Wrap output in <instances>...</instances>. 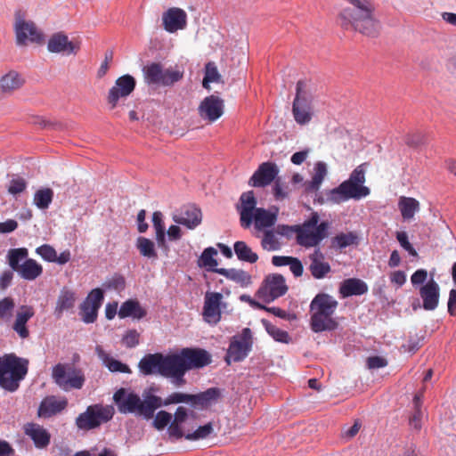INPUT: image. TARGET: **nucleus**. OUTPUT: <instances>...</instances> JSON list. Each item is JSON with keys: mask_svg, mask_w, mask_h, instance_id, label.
I'll use <instances>...</instances> for the list:
<instances>
[{"mask_svg": "<svg viewBox=\"0 0 456 456\" xmlns=\"http://www.w3.org/2000/svg\"><path fill=\"white\" fill-rule=\"evenodd\" d=\"M351 6L340 10L338 25L345 30L358 31L368 37H376L379 22L375 18V5L371 0H346Z\"/></svg>", "mask_w": 456, "mask_h": 456, "instance_id": "f257e3e1", "label": "nucleus"}, {"mask_svg": "<svg viewBox=\"0 0 456 456\" xmlns=\"http://www.w3.org/2000/svg\"><path fill=\"white\" fill-rule=\"evenodd\" d=\"M113 400L121 413H134L145 419H151L157 409L161 407V397L151 393L143 394V400L126 388H119L114 393Z\"/></svg>", "mask_w": 456, "mask_h": 456, "instance_id": "f03ea898", "label": "nucleus"}, {"mask_svg": "<svg viewBox=\"0 0 456 456\" xmlns=\"http://www.w3.org/2000/svg\"><path fill=\"white\" fill-rule=\"evenodd\" d=\"M28 359L15 354L0 357V387L8 392H15L28 371Z\"/></svg>", "mask_w": 456, "mask_h": 456, "instance_id": "7ed1b4c3", "label": "nucleus"}, {"mask_svg": "<svg viewBox=\"0 0 456 456\" xmlns=\"http://www.w3.org/2000/svg\"><path fill=\"white\" fill-rule=\"evenodd\" d=\"M26 248H11L6 256L11 269L26 281H35L42 275L43 266L33 258H28Z\"/></svg>", "mask_w": 456, "mask_h": 456, "instance_id": "20e7f679", "label": "nucleus"}, {"mask_svg": "<svg viewBox=\"0 0 456 456\" xmlns=\"http://www.w3.org/2000/svg\"><path fill=\"white\" fill-rule=\"evenodd\" d=\"M370 193L369 187H360L351 181L345 180L338 187L322 191L315 199L319 204H340L351 199L358 200Z\"/></svg>", "mask_w": 456, "mask_h": 456, "instance_id": "39448f33", "label": "nucleus"}, {"mask_svg": "<svg viewBox=\"0 0 456 456\" xmlns=\"http://www.w3.org/2000/svg\"><path fill=\"white\" fill-rule=\"evenodd\" d=\"M338 305V301L328 294L315 295V332L331 331L338 328V323L332 317Z\"/></svg>", "mask_w": 456, "mask_h": 456, "instance_id": "423d86ee", "label": "nucleus"}, {"mask_svg": "<svg viewBox=\"0 0 456 456\" xmlns=\"http://www.w3.org/2000/svg\"><path fill=\"white\" fill-rule=\"evenodd\" d=\"M52 377L55 384L64 391L81 389L86 378L81 369L70 363H58L53 368Z\"/></svg>", "mask_w": 456, "mask_h": 456, "instance_id": "0eeeda50", "label": "nucleus"}, {"mask_svg": "<svg viewBox=\"0 0 456 456\" xmlns=\"http://www.w3.org/2000/svg\"><path fill=\"white\" fill-rule=\"evenodd\" d=\"M144 82L151 85L171 86L183 77V70L177 68L164 69L160 63L152 62L142 69Z\"/></svg>", "mask_w": 456, "mask_h": 456, "instance_id": "6e6552de", "label": "nucleus"}, {"mask_svg": "<svg viewBox=\"0 0 456 456\" xmlns=\"http://www.w3.org/2000/svg\"><path fill=\"white\" fill-rule=\"evenodd\" d=\"M114 411L110 406L102 404L89 405L86 411L80 413L76 419V425L78 429L91 430L106 423L113 417Z\"/></svg>", "mask_w": 456, "mask_h": 456, "instance_id": "1a4fd4ad", "label": "nucleus"}, {"mask_svg": "<svg viewBox=\"0 0 456 456\" xmlns=\"http://www.w3.org/2000/svg\"><path fill=\"white\" fill-rule=\"evenodd\" d=\"M275 232L289 240L295 239L300 246L312 247L314 246V215L302 224H278Z\"/></svg>", "mask_w": 456, "mask_h": 456, "instance_id": "9d476101", "label": "nucleus"}, {"mask_svg": "<svg viewBox=\"0 0 456 456\" xmlns=\"http://www.w3.org/2000/svg\"><path fill=\"white\" fill-rule=\"evenodd\" d=\"M172 355L173 362L186 370L201 369L211 362L210 354L202 348L185 347Z\"/></svg>", "mask_w": 456, "mask_h": 456, "instance_id": "9b49d317", "label": "nucleus"}, {"mask_svg": "<svg viewBox=\"0 0 456 456\" xmlns=\"http://www.w3.org/2000/svg\"><path fill=\"white\" fill-rule=\"evenodd\" d=\"M16 45H27L28 43L42 44L44 34L32 20H25L20 15H16L13 25Z\"/></svg>", "mask_w": 456, "mask_h": 456, "instance_id": "f8f14e48", "label": "nucleus"}, {"mask_svg": "<svg viewBox=\"0 0 456 456\" xmlns=\"http://www.w3.org/2000/svg\"><path fill=\"white\" fill-rule=\"evenodd\" d=\"M173 362V355H163L160 353L148 354L143 356L138 368L141 373L145 376L159 374L165 377Z\"/></svg>", "mask_w": 456, "mask_h": 456, "instance_id": "ddd939ff", "label": "nucleus"}, {"mask_svg": "<svg viewBox=\"0 0 456 456\" xmlns=\"http://www.w3.org/2000/svg\"><path fill=\"white\" fill-rule=\"evenodd\" d=\"M288 289L284 277L279 273H273L265 278L256 296L265 303H270L285 295Z\"/></svg>", "mask_w": 456, "mask_h": 456, "instance_id": "4468645a", "label": "nucleus"}, {"mask_svg": "<svg viewBox=\"0 0 456 456\" xmlns=\"http://www.w3.org/2000/svg\"><path fill=\"white\" fill-rule=\"evenodd\" d=\"M104 299L103 291L102 289L96 288L92 289L86 299L81 303L80 316L85 323H94L98 316V310Z\"/></svg>", "mask_w": 456, "mask_h": 456, "instance_id": "2eb2a0df", "label": "nucleus"}, {"mask_svg": "<svg viewBox=\"0 0 456 456\" xmlns=\"http://www.w3.org/2000/svg\"><path fill=\"white\" fill-rule=\"evenodd\" d=\"M224 100L216 95H209L202 100L198 108V113L203 120L213 123L224 114Z\"/></svg>", "mask_w": 456, "mask_h": 456, "instance_id": "dca6fc26", "label": "nucleus"}, {"mask_svg": "<svg viewBox=\"0 0 456 456\" xmlns=\"http://www.w3.org/2000/svg\"><path fill=\"white\" fill-rule=\"evenodd\" d=\"M135 87V79L131 75H123L119 77L115 85L110 89L108 94V102L111 109H114L120 98L128 96Z\"/></svg>", "mask_w": 456, "mask_h": 456, "instance_id": "f3484780", "label": "nucleus"}, {"mask_svg": "<svg viewBox=\"0 0 456 456\" xmlns=\"http://www.w3.org/2000/svg\"><path fill=\"white\" fill-rule=\"evenodd\" d=\"M240 206L237 207L238 211L240 212V225L248 229L251 226L253 223V214L256 212V199L255 197L253 191H248L243 192L240 197Z\"/></svg>", "mask_w": 456, "mask_h": 456, "instance_id": "a211bd4d", "label": "nucleus"}, {"mask_svg": "<svg viewBox=\"0 0 456 456\" xmlns=\"http://www.w3.org/2000/svg\"><path fill=\"white\" fill-rule=\"evenodd\" d=\"M278 173L279 169L274 163L264 162L249 178L248 184L253 187H265L275 180Z\"/></svg>", "mask_w": 456, "mask_h": 456, "instance_id": "6ab92c4d", "label": "nucleus"}, {"mask_svg": "<svg viewBox=\"0 0 456 456\" xmlns=\"http://www.w3.org/2000/svg\"><path fill=\"white\" fill-rule=\"evenodd\" d=\"M164 29L169 33H175L184 29L187 26V13L178 7H171L162 14Z\"/></svg>", "mask_w": 456, "mask_h": 456, "instance_id": "aec40b11", "label": "nucleus"}, {"mask_svg": "<svg viewBox=\"0 0 456 456\" xmlns=\"http://www.w3.org/2000/svg\"><path fill=\"white\" fill-rule=\"evenodd\" d=\"M305 83L298 81L297 84V94L293 102V115L299 124H305L311 120L310 106L305 97Z\"/></svg>", "mask_w": 456, "mask_h": 456, "instance_id": "412c9836", "label": "nucleus"}, {"mask_svg": "<svg viewBox=\"0 0 456 456\" xmlns=\"http://www.w3.org/2000/svg\"><path fill=\"white\" fill-rule=\"evenodd\" d=\"M24 434L29 437L35 447L37 449H45L51 443V434L42 425L36 422H28L23 425Z\"/></svg>", "mask_w": 456, "mask_h": 456, "instance_id": "4be33fe9", "label": "nucleus"}, {"mask_svg": "<svg viewBox=\"0 0 456 456\" xmlns=\"http://www.w3.org/2000/svg\"><path fill=\"white\" fill-rule=\"evenodd\" d=\"M251 349V344L245 336H234L229 345L225 355V362L231 364V362H240L244 360Z\"/></svg>", "mask_w": 456, "mask_h": 456, "instance_id": "5701e85b", "label": "nucleus"}, {"mask_svg": "<svg viewBox=\"0 0 456 456\" xmlns=\"http://www.w3.org/2000/svg\"><path fill=\"white\" fill-rule=\"evenodd\" d=\"M79 46L69 40L67 35L62 32L53 34L47 43V50L53 53H62L69 55L77 53Z\"/></svg>", "mask_w": 456, "mask_h": 456, "instance_id": "b1692460", "label": "nucleus"}, {"mask_svg": "<svg viewBox=\"0 0 456 456\" xmlns=\"http://www.w3.org/2000/svg\"><path fill=\"white\" fill-rule=\"evenodd\" d=\"M223 296L219 292H207L203 306V316L208 323H217L221 319L220 305Z\"/></svg>", "mask_w": 456, "mask_h": 456, "instance_id": "393cba45", "label": "nucleus"}, {"mask_svg": "<svg viewBox=\"0 0 456 456\" xmlns=\"http://www.w3.org/2000/svg\"><path fill=\"white\" fill-rule=\"evenodd\" d=\"M175 223L190 230L195 229L202 222L201 210L194 205L184 206L179 214L173 216Z\"/></svg>", "mask_w": 456, "mask_h": 456, "instance_id": "a878e982", "label": "nucleus"}, {"mask_svg": "<svg viewBox=\"0 0 456 456\" xmlns=\"http://www.w3.org/2000/svg\"><path fill=\"white\" fill-rule=\"evenodd\" d=\"M67 406L68 401L66 398L58 399L54 395H48L41 401L37 410V416L48 419L61 412Z\"/></svg>", "mask_w": 456, "mask_h": 456, "instance_id": "bb28decb", "label": "nucleus"}, {"mask_svg": "<svg viewBox=\"0 0 456 456\" xmlns=\"http://www.w3.org/2000/svg\"><path fill=\"white\" fill-rule=\"evenodd\" d=\"M419 296L423 301V308L427 311L435 310L439 303L440 288L437 282L431 279L419 289Z\"/></svg>", "mask_w": 456, "mask_h": 456, "instance_id": "cd10ccee", "label": "nucleus"}, {"mask_svg": "<svg viewBox=\"0 0 456 456\" xmlns=\"http://www.w3.org/2000/svg\"><path fill=\"white\" fill-rule=\"evenodd\" d=\"M35 315V311L30 305H21L16 313L15 321L12 326V330L21 339L29 337V330L27 322Z\"/></svg>", "mask_w": 456, "mask_h": 456, "instance_id": "c85d7f7f", "label": "nucleus"}, {"mask_svg": "<svg viewBox=\"0 0 456 456\" xmlns=\"http://www.w3.org/2000/svg\"><path fill=\"white\" fill-rule=\"evenodd\" d=\"M368 285L358 278H348L340 283L339 294L342 298L352 296H362L368 292Z\"/></svg>", "mask_w": 456, "mask_h": 456, "instance_id": "c756f323", "label": "nucleus"}, {"mask_svg": "<svg viewBox=\"0 0 456 456\" xmlns=\"http://www.w3.org/2000/svg\"><path fill=\"white\" fill-rule=\"evenodd\" d=\"M77 300L76 293L68 289H62L58 296L56 305L53 311L57 319L61 318L65 311L71 310Z\"/></svg>", "mask_w": 456, "mask_h": 456, "instance_id": "7c9ffc66", "label": "nucleus"}, {"mask_svg": "<svg viewBox=\"0 0 456 456\" xmlns=\"http://www.w3.org/2000/svg\"><path fill=\"white\" fill-rule=\"evenodd\" d=\"M213 271L236 282L242 288L249 286L252 282L251 275L248 272L241 269L216 268L213 269Z\"/></svg>", "mask_w": 456, "mask_h": 456, "instance_id": "2f4dec72", "label": "nucleus"}, {"mask_svg": "<svg viewBox=\"0 0 456 456\" xmlns=\"http://www.w3.org/2000/svg\"><path fill=\"white\" fill-rule=\"evenodd\" d=\"M253 216L254 225L257 231H263L265 228H270L273 226L277 221L276 212L273 213L263 208L256 209Z\"/></svg>", "mask_w": 456, "mask_h": 456, "instance_id": "473e14b6", "label": "nucleus"}, {"mask_svg": "<svg viewBox=\"0 0 456 456\" xmlns=\"http://www.w3.org/2000/svg\"><path fill=\"white\" fill-rule=\"evenodd\" d=\"M147 314L146 310L142 307L139 301L136 299H128L122 303L119 310L118 316L120 318L133 317L134 319H142Z\"/></svg>", "mask_w": 456, "mask_h": 456, "instance_id": "72a5a7b5", "label": "nucleus"}, {"mask_svg": "<svg viewBox=\"0 0 456 456\" xmlns=\"http://www.w3.org/2000/svg\"><path fill=\"white\" fill-rule=\"evenodd\" d=\"M24 79L16 71H10L0 78V91L4 94H10L20 88Z\"/></svg>", "mask_w": 456, "mask_h": 456, "instance_id": "f704fd0d", "label": "nucleus"}, {"mask_svg": "<svg viewBox=\"0 0 456 456\" xmlns=\"http://www.w3.org/2000/svg\"><path fill=\"white\" fill-rule=\"evenodd\" d=\"M220 396V391L216 387H211L204 392L191 395V403L193 406H200L205 408L216 402Z\"/></svg>", "mask_w": 456, "mask_h": 456, "instance_id": "c9c22d12", "label": "nucleus"}, {"mask_svg": "<svg viewBox=\"0 0 456 456\" xmlns=\"http://www.w3.org/2000/svg\"><path fill=\"white\" fill-rule=\"evenodd\" d=\"M95 351L98 354V356L103 361L105 365L108 367V369L111 372H121V373H131V369L128 365L121 362L120 361H118L116 359H113L109 356L108 354L105 353V351L102 349V346H97L95 348Z\"/></svg>", "mask_w": 456, "mask_h": 456, "instance_id": "e433bc0d", "label": "nucleus"}, {"mask_svg": "<svg viewBox=\"0 0 456 456\" xmlns=\"http://www.w3.org/2000/svg\"><path fill=\"white\" fill-rule=\"evenodd\" d=\"M398 208L404 220H411L419 210V203L414 198L402 196L398 201Z\"/></svg>", "mask_w": 456, "mask_h": 456, "instance_id": "4c0bfd02", "label": "nucleus"}, {"mask_svg": "<svg viewBox=\"0 0 456 456\" xmlns=\"http://www.w3.org/2000/svg\"><path fill=\"white\" fill-rule=\"evenodd\" d=\"M234 252L240 261L254 264L258 260L256 253L253 252L252 249L244 241H236L233 246Z\"/></svg>", "mask_w": 456, "mask_h": 456, "instance_id": "58836bf2", "label": "nucleus"}, {"mask_svg": "<svg viewBox=\"0 0 456 456\" xmlns=\"http://www.w3.org/2000/svg\"><path fill=\"white\" fill-rule=\"evenodd\" d=\"M358 241L359 238L355 232H341L332 238L331 247L342 249L352 245H357Z\"/></svg>", "mask_w": 456, "mask_h": 456, "instance_id": "ea45409f", "label": "nucleus"}, {"mask_svg": "<svg viewBox=\"0 0 456 456\" xmlns=\"http://www.w3.org/2000/svg\"><path fill=\"white\" fill-rule=\"evenodd\" d=\"M187 371L185 368L173 362L165 378L171 379L172 384L176 387H180L186 384L184 375Z\"/></svg>", "mask_w": 456, "mask_h": 456, "instance_id": "a19ab883", "label": "nucleus"}, {"mask_svg": "<svg viewBox=\"0 0 456 456\" xmlns=\"http://www.w3.org/2000/svg\"><path fill=\"white\" fill-rule=\"evenodd\" d=\"M53 199V191L51 188H42L34 194L33 202L40 209H46Z\"/></svg>", "mask_w": 456, "mask_h": 456, "instance_id": "79ce46f5", "label": "nucleus"}, {"mask_svg": "<svg viewBox=\"0 0 456 456\" xmlns=\"http://www.w3.org/2000/svg\"><path fill=\"white\" fill-rule=\"evenodd\" d=\"M136 247L142 256L148 258L157 257L154 243L150 239L139 237L136 241Z\"/></svg>", "mask_w": 456, "mask_h": 456, "instance_id": "37998d69", "label": "nucleus"}, {"mask_svg": "<svg viewBox=\"0 0 456 456\" xmlns=\"http://www.w3.org/2000/svg\"><path fill=\"white\" fill-rule=\"evenodd\" d=\"M275 233V231L272 230H266L264 232L261 246L265 250L275 251L281 248V243L279 242Z\"/></svg>", "mask_w": 456, "mask_h": 456, "instance_id": "c03bdc74", "label": "nucleus"}, {"mask_svg": "<svg viewBox=\"0 0 456 456\" xmlns=\"http://www.w3.org/2000/svg\"><path fill=\"white\" fill-rule=\"evenodd\" d=\"M15 307L14 299L11 297H5L0 300V321L9 322Z\"/></svg>", "mask_w": 456, "mask_h": 456, "instance_id": "a18cd8bd", "label": "nucleus"}, {"mask_svg": "<svg viewBox=\"0 0 456 456\" xmlns=\"http://www.w3.org/2000/svg\"><path fill=\"white\" fill-rule=\"evenodd\" d=\"M331 223L323 221L319 224V216L315 212V246L330 235Z\"/></svg>", "mask_w": 456, "mask_h": 456, "instance_id": "49530a36", "label": "nucleus"}, {"mask_svg": "<svg viewBox=\"0 0 456 456\" xmlns=\"http://www.w3.org/2000/svg\"><path fill=\"white\" fill-rule=\"evenodd\" d=\"M220 79V74L216 67V65L212 62L207 63L205 67V77L203 78L202 85L204 88L209 89V84L213 82H218Z\"/></svg>", "mask_w": 456, "mask_h": 456, "instance_id": "de8ad7c7", "label": "nucleus"}, {"mask_svg": "<svg viewBox=\"0 0 456 456\" xmlns=\"http://www.w3.org/2000/svg\"><path fill=\"white\" fill-rule=\"evenodd\" d=\"M322 259L323 256L315 250V279H322L331 271L330 264Z\"/></svg>", "mask_w": 456, "mask_h": 456, "instance_id": "09e8293b", "label": "nucleus"}, {"mask_svg": "<svg viewBox=\"0 0 456 456\" xmlns=\"http://www.w3.org/2000/svg\"><path fill=\"white\" fill-rule=\"evenodd\" d=\"M366 166L367 163H362L357 166L350 174L348 180L353 183L356 184L360 187H366L364 183L366 181L365 173H366Z\"/></svg>", "mask_w": 456, "mask_h": 456, "instance_id": "8fccbe9b", "label": "nucleus"}, {"mask_svg": "<svg viewBox=\"0 0 456 456\" xmlns=\"http://www.w3.org/2000/svg\"><path fill=\"white\" fill-rule=\"evenodd\" d=\"M216 255L217 251L214 248L209 247L205 248L199 259L200 265L209 266L215 269L214 267L217 266V261L214 256Z\"/></svg>", "mask_w": 456, "mask_h": 456, "instance_id": "3c124183", "label": "nucleus"}, {"mask_svg": "<svg viewBox=\"0 0 456 456\" xmlns=\"http://www.w3.org/2000/svg\"><path fill=\"white\" fill-rule=\"evenodd\" d=\"M213 432V425L211 422L200 426L194 432L185 435V439L190 441L204 439L210 436Z\"/></svg>", "mask_w": 456, "mask_h": 456, "instance_id": "603ef678", "label": "nucleus"}, {"mask_svg": "<svg viewBox=\"0 0 456 456\" xmlns=\"http://www.w3.org/2000/svg\"><path fill=\"white\" fill-rule=\"evenodd\" d=\"M328 174L327 164L322 161L315 163V192L320 189L324 178ZM319 194L315 193V199Z\"/></svg>", "mask_w": 456, "mask_h": 456, "instance_id": "864d4df0", "label": "nucleus"}, {"mask_svg": "<svg viewBox=\"0 0 456 456\" xmlns=\"http://www.w3.org/2000/svg\"><path fill=\"white\" fill-rule=\"evenodd\" d=\"M181 403H191V395L175 392L169 395L165 400L161 399V406H167Z\"/></svg>", "mask_w": 456, "mask_h": 456, "instance_id": "5fc2aeb1", "label": "nucleus"}, {"mask_svg": "<svg viewBox=\"0 0 456 456\" xmlns=\"http://www.w3.org/2000/svg\"><path fill=\"white\" fill-rule=\"evenodd\" d=\"M414 406L415 410L410 418V425L413 427L415 429L419 430L421 428V419L422 412L420 410V400L419 395L414 396Z\"/></svg>", "mask_w": 456, "mask_h": 456, "instance_id": "6e6d98bb", "label": "nucleus"}, {"mask_svg": "<svg viewBox=\"0 0 456 456\" xmlns=\"http://www.w3.org/2000/svg\"><path fill=\"white\" fill-rule=\"evenodd\" d=\"M172 415L166 411H159L153 419L152 426L157 430L164 429L171 422Z\"/></svg>", "mask_w": 456, "mask_h": 456, "instance_id": "4d7b16f0", "label": "nucleus"}, {"mask_svg": "<svg viewBox=\"0 0 456 456\" xmlns=\"http://www.w3.org/2000/svg\"><path fill=\"white\" fill-rule=\"evenodd\" d=\"M266 330L273 338L278 342L288 344L290 340L289 335L287 331L281 330L274 325L266 326Z\"/></svg>", "mask_w": 456, "mask_h": 456, "instance_id": "13d9d810", "label": "nucleus"}, {"mask_svg": "<svg viewBox=\"0 0 456 456\" xmlns=\"http://www.w3.org/2000/svg\"><path fill=\"white\" fill-rule=\"evenodd\" d=\"M36 253L39 255L45 261L53 263L57 252L53 246L49 244H44L36 248Z\"/></svg>", "mask_w": 456, "mask_h": 456, "instance_id": "bf43d9fd", "label": "nucleus"}, {"mask_svg": "<svg viewBox=\"0 0 456 456\" xmlns=\"http://www.w3.org/2000/svg\"><path fill=\"white\" fill-rule=\"evenodd\" d=\"M126 281L121 274L115 273L111 278L107 279L103 287L109 289L121 290L125 288Z\"/></svg>", "mask_w": 456, "mask_h": 456, "instance_id": "052dcab7", "label": "nucleus"}, {"mask_svg": "<svg viewBox=\"0 0 456 456\" xmlns=\"http://www.w3.org/2000/svg\"><path fill=\"white\" fill-rule=\"evenodd\" d=\"M396 239L399 241L402 248H403L411 256H417V251L412 247V245L410 243L408 240V235L405 232H396Z\"/></svg>", "mask_w": 456, "mask_h": 456, "instance_id": "680f3d73", "label": "nucleus"}, {"mask_svg": "<svg viewBox=\"0 0 456 456\" xmlns=\"http://www.w3.org/2000/svg\"><path fill=\"white\" fill-rule=\"evenodd\" d=\"M139 333L135 330H128L123 337V344L128 347H135L139 344Z\"/></svg>", "mask_w": 456, "mask_h": 456, "instance_id": "e2e57ef3", "label": "nucleus"}, {"mask_svg": "<svg viewBox=\"0 0 456 456\" xmlns=\"http://www.w3.org/2000/svg\"><path fill=\"white\" fill-rule=\"evenodd\" d=\"M27 187V183L23 178H15L10 182L8 191L11 194L16 195L22 192Z\"/></svg>", "mask_w": 456, "mask_h": 456, "instance_id": "0e129e2a", "label": "nucleus"}, {"mask_svg": "<svg viewBox=\"0 0 456 456\" xmlns=\"http://www.w3.org/2000/svg\"><path fill=\"white\" fill-rule=\"evenodd\" d=\"M113 56H114V53L112 50L106 51L105 55H104V61H102V63L101 64V66L97 71L98 77L101 78L106 75V73L109 69V64H110V62L112 61Z\"/></svg>", "mask_w": 456, "mask_h": 456, "instance_id": "69168bd1", "label": "nucleus"}, {"mask_svg": "<svg viewBox=\"0 0 456 456\" xmlns=\"http://www.w3.org/2000/svg\"><path fill=\"white\" fill-rule=\"evenodd\" d=\"M404 142L410 147H417L423 143L424 136L421 133L408 134L405 136Z\"/></svg>", "mask_w": 456, "mask_h": 456, "instance_id": "338daca9", "label": "nucleus"}, {"mask_svg": "<svg viewBox=\"0 0 456 456\" xmlns=\"http://www.w3.org/2000/svg\"><path fill=\"white\" fill-rule=\"evenodd\" d=\"M448 313L452 316H456V289H452L449 292Z\"/></svg>", "mask_w": 456, "mask_h": 456, "instance_id": "774afa93", "label": "nucleus"}]
</instances>
